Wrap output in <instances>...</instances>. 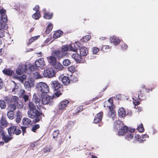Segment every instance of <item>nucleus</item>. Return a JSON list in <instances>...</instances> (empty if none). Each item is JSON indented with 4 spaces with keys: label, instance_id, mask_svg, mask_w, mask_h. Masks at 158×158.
Wrapping results in <instances>:
<instances>
[{
    "label": "nucleus",
    "instance_id": "16",
    "mask_svg": "<svg viewBox=\"0 0 158 158\" xmlns=\"http://www.w3.org/2000/svg\"><path fill=\"white\" fill-rule=\"evenodd\" d=\"M35 64L36 66L38 67H42L45 64V62L43 58H41L38 59L35 62Z\"/></svg>",
    "mask_w": 158,
    "mask_h": 158
},
{
    "label": "nucleus",
    "instance_id": "36",
    "mask_svg": "<svg viewBox=\"0 0 158 158\" xmlns=\"http://www.w3.org/2000/svg\"><path fill=\"white\" fill-rule=\"evenodd\" d=\"M135 138L137 139L138 141L140 143H143L146 140V139H144L142 136H140L139 135H136Z\"/></svg>",
    "mask_w": 158,
    "mask_h": 158
},
{
    "label": "nucleus",
    "instance_id": "19",
    "mask_svg": "<svg viewBox=\"0 0 158 158\" xmlns=\"http://www.w3.org/2000/svg\"><path fill=\"white\" fill-rule=\"evenodd\" d=\"M2 138L5 143H7L11 140L13 137L11 136L6 135H5V132L2 133Z\"/></svg>",
    "mask_w": 158,
    "mask_h": 158
},
{
    "label": "nucleus",
    "instance_id": "55",
    "mask_svg": "<svg viewBox=\"0 0 158 158\" xmlns=\"http://www.w3.org/2000/svg\"><path fill=\"white\" fill-rule=\"evenodd\" d=\"M34 76L35 78L36 79H39L41 78V76L39 74L38 72H35L34 73Z\"/></svg>",
    "mask_w": 158,
    "mask_h": 158
},
{
    "label": "nucleus",
    "instance_id": "47",
    "mask_svg": "<svg viewBox=\"0 0 158 158\" xmlns=\"http://www.w3.org/2000/svg\"><path fill=\"white\" fill-rule=\"evenodd\" d=\"M14 77L17 79H20L22 81H23L24 80L26 79V76L24 75H23L21 77H18V75H15Z\"/></svg>",
    "mask_w": 158,
    "mask_h": 158
},
{
    "label": "nucleus",
    "instance_id": "41",
    "mask_svg": "<svg viewBox=\"0 0 158 158\" xmlns=\"http://www.w3.org/2000/svg\"><path fill=\"white\" fill-rule=\"evenodd\" d=\"M112 40H113L114 44L115 45L119 44L121 41L120 40L117 38L115 36H113L112 38Z\"/></svg>",
    "mask_w": 158,
    "mask_h": 158
},
{
    "label": "nucleus",
    "instance_id": "39",
    "mask_svg": "<svg viewBox=\"0 0 158 158\" xmlns=\"http://www.w3.org/2000/svg\"><path fill=\"white\" fill-rule=\"evenodd\" d=\"M32 17L35 19H38L40 17V12H36L32 16Z\"/></svg>",
    "mask_w": 158,
    "mask_h": 158
},
{
    "label": "nucleus",
    "instance_id": "22",
    "mask_svg": "<svg viewBox=\"0 0 158 158\" xmlns=\"http://www.w3.org/2000/svg\"><path fill=\"white\" fill-rule=\"evenodd\" d=\"M88 52L87 48L85 47H82L80 49V55L81 56H86L88 53Z\"/></svg>",
    "mask_w": 158,
    "mask_h": 158
},
{
    "label": "nucleus",
    "instance_id": "17",
    "mask_svg": "<svg viewBox=\"0 0 158 158\" xmlns=\"http://www.w3.org/2000/svg\"><path fill=\"white\" fill-rule=\"evenodd\" d=\"M8 124L6 117L2 115L0 120V125L5 128L8 126Z\"/></svg>",
    "mask_w": 158,
    "mask_h": 158
},
{
    "label": "nucleus",
    "instance_id": "43",
    "mask_svg": "<svg viewBox=\"0 0 158 158\" xmlns=\"http://www.w3.org/2000/svg\"><path fill=\"white\" fill-rule=\"evenodd\" d=\"M69 49V46L67 45H63L62 48H61V51L62 52H65L68 50Z\"/></svg>",
    "mask_w": 158,
    "mask_h": 158
},
{
    "label": "nucleus",
    "instance_id": "31",
    "mask_svg": "<svg viewBox=\"0 0 158 158\" xmlns=\"http://www.w3.org/2000/svg\"><path fill=\"white\" fill-rule=\"evenodd\" d=\"M111 48V47L107 45H102L101 47V50L104 52H107L110 50Z\"/></svg>",
    "mask_w": 158,
    "mask_h": 158
},
{
    "label": "nucleus",
    "instance_id": "56",
    "mask_svg": "<svg viewBox=\"0 0 158 158\" xmlns=\"http://www.w3.org/2000/svg\"><path fill=\"white\" fill-rule=\"evenodd\" d=\"M99 51V49L97 47H94L93 48L92 52L94 54H97Z\"/></svg>",
    "mask_w": 158,
    "mask_h": 158
},
{
    "label": "nucleus",
    "instance_id": "26",
    "mask_svg": "<svg viewBox=\"0 0 158 158\" xmlns=\"http://www.w3.org/2000/svg\"><path fill=\"white\" fill-rule=\"evenodd\" d=\"M24 69V65L23 66H20L19 67L16 69V73L17 74L20 75L23 73V72L26 73L27 71L25 70Z\"/></svg>",
    "mask_w": 158,
    "mask_h": 158
},
{
    "label": "nucleus",
    "instance_id": "23",
    "mask_svg": "<svg viewBox=\"0 0 158 158\" xmlns=\"http://www.w3.org/2000/svg\"><path fill=\"white\" fill-rule=\"evenodd\" d=\"M118 115L120 118L124 117L126 115L125 109L123 108H121L118 110Z\"/></svg>",
    "mask_w": 158,
    "mask_h": 158
},
{
    "label": "nucleus",
    "instance_id": "13",
    "mask_svg": "<svg viewBox=\"0 0 158 158\" xmlns=\"http://www.w3.org/2000/svg\"><path fill=\"white\" fill-rule=\"evenodd\" d=\"M72 57L74 59L76 62L78 63H83L84 62L83 60L81 57V55L76 53L73 54Z\"/></svg>",
    "mask_w": 158,
    "mask_h": 158
},
{
    "label": "nucleus",
    "instance_id": "14",
    "mask_svg": "<svg viewBox=\"0 0 158 158\" xmlns=\"http://www.w3.org/2000/svg\"><path fill=\"white\" fill-rule=\"evenodd\" d=\"M59 79L61 80V81L65 85H68L70 83V80L69 79V77L66 76H63V75H61L59 77Z\"/></svg>",
    "mask_w": 158,
    "mask_h": 158
},
{
    "label": "nucleus",
    "instance_id": "21",
    "mask_svg": "<svg viewBox=\"0 0 158 158\" xmlns=\"http://www.w3.org/2000/svg\"><path fill=\"white\" fill-rule=\"evenodd\" d=\"M48 60L50 64L52 65H54L56 62V59L54 56L52 55L47 57Z\"/></svg>",
    "mask_w": 158,
    "mask_h": 158
},
{
    "label": "nucleus",
    "instance_id": "51",
    "mask_svg": "<svg viewBox=\"0 0 158 158\" xmlns=\"http://www.w3.org/2000/svg\"><path fill=\"white\" fill-rule=\"evenodd\" d=\"M138 97L139 99L141 101L145 98V97L144 95H143L141 93V91H139V93L138 94Z\"/></svg>",
    "mask_w": 158,
    "mask_h": 158
},
{
    "label": "nucleus",
    "instance_id": "50",
    "mask_svg": "<svg viewBox=\"0 0 158 158\" xmlns=\"http://www.w3.org/2000/svg\"><path fill=\"white\" fill-rule=\"evenodd\" d=\"M75 70V68L73 66H71L68 68V70L70 72L73 73H74Z\"/></svg>",
    "mask_w": 158,
    "mask_h": 158
},
{
    "label": "nucleus",
    "instance_id": "44",
    "mask_svg": "<svg viewBox=\"0 0 158 158\" xmlns=\"http://www.w3.org/2000/svg\"><path fill=\"white\" fill-rule=\"evenodd\" d=\"M0 107L2 109H4L6 107V104L3 100H0Z\"/></svg>",
    "mask_w": 158,
    "mask_h": 158
},
{
    "label": "nucleus",
    "instance_id": "49",
    "mask_svg": "<svg viewBox=\"0 0 158 158\" xmlns=\"http://www.w3.org/2000/svg\"><path fill=\"white\" fill-rule=\"evenodd\" d=\"M11 97L10 96H7L5 98V101L8 104L11 103Z\"/></svg>",
    "mask_w": 158,
    "mask_h": 158
},
{
    "label": "nucleus",
    "instance_id": "7",
    "mask_svg": "<svg viewBox=\"0 0 158 158\" xmlns=\"http://www.w3.org/2000/svg\"><path fill=\"white\" fill-rule=\"evenodd\" d=\"M55 72L52 68H48L44 70L43 75L44 77L51 78L55 76Z\"/></svg>",
    "mask_w": 158,
    "mask_h": 158
},
{
    "label": "nucleus",
    "instance_id": "58",
    "mask_svg": "<svg viewBox=\"0 0 158 158\" xmlns=\"http://www.w3.org/2000/svg\"><path fill=\"white\" fill-rule=\"evenodd\" d=\"M128 47L127 45L125 43H123L121 46V48L123 50L127 49Z\"/></svg>",
    "mask_w": 158,
    "mask_h": 158
},
{
    "label": "nucleus",
    "instance_id": "61",
    "mask_svg": "<svg viewBox=\"0 0 158 158\" xmlns=\"http://www.w3.org/2000/svg\"><path fill=\"white\" fill-rule=\"evenodd\" d=\"M87 158H98L96 156H94L91 153L89 154Z\"/></svg>",
    "mask_w": 158,
    "mask_h": 158
},
{
    "label": "nucleus",
    "instance_id": "63",
    "mask_svg": "<svg viewBox=\"0 0 158 158\" xmlns=\"http://www.w3.org/2000/svg\"><path fill=\"white\" fill-rule=\"evenodd\" d=\"M21 129L22 131L23 134V135L24 133H25L26 132V129L27 127H25L21 126Z\"/></svg>",
    "mask_w": 158,
    "mask_h": 158
},
{
    "label": "nucleus",
    "instance_id": "52",
    "mask_svg": "<svg viewBox=\"0 0 158 158\" xmlns=\"http://www.w3.org/2000/svg\"><path fill=\"white\" fill-rule=\"evenodd\" d=\"M133 103L135 106H137L140 104L139 101L137 98L135 99L133 98Z\"/></svg>",
    "mask_w": 158,
    "mask_h": 158
},
{
    "label": "nucleus",
    "instance_id": "38",
    "mask_svg": "<svg viewBox=\"0 0 158 158\" xmlns=\"http://www.w3.org/2000/svg\"><path fill=\"white\" fill-rule=\"evenodd\" d=\"M7 115L8 118L10 119H13L14 118V112L9 111L7 112Z\"/></svg>",
    "mask_w": 158,
    "mask_h": 158
},
{
    "label": "nucleus",
    "instance_id": "5",
    "mask_svg": "<svg viewBox=\"0 0 158 158\" xmlns=\"http://www.w3.org/2000/svg\"><path fill=\"white\" fill-rule=\"evenodd\" d=\"M36 87L38 91L41 92L42 93L47 94L49 92V87L45 83L40 82L38 83Z\"/></svg>",
    "mask_w": 158,
    "mask_h": 158
},
{
    "label": "nucleus",
    "instance_id": "1",
    "mask_svg": "<svg viewBox=\"0 0 158 158\" xmlns=\"http://www.w3.org/2000/svg\"><path fill=\"white\" fill-rule=\"evenodd\" d=\"M28 110L27 114L29 118L34 119V122L35 123H38L40 120H42V116L44 115L41 111H39L36 108L37 105L31 101L29 102L28 105Z\"/></svg>",
    "mask_w": 158,
    "mask_h": 158
},
{
    "label": "nucleus",
    "instance_id": "45",
    "mask_svg": "<svg viewBox=\"0 0 158 158\" xmlns=\"http://www.w3.org/2000/svg\"><path fill=\"white\" fill-rule=\"evenodd\" d=\"M11 103L13 102L14 103H15L18 102V98L17 96H13L11 97Z\"/></svg>",
    "mask_w": 158,
    "mask_h": 158
},
{
    "label": "nucleus",
    "instance_id": "32",
    "mask_svg": "<svg viewBox=\"0 0 158 158\" xmlns=\"http://www.w3.org/2000/svg\"><path fill=\"white\" fill-rule=\"evenodd\" d=\"M109 116L112 118L113 120L116 118V114L115 110L110 111L108 113Z\"/></svg>",
    "mask_w": 158,
    "mask_h": 158
},
{
    "label": "nucleus",
    "instance_id": "48",
    "mask_svg": "<svg viewBox=\"0 0 158 158\" xmlns=\"http://www.w3.org/2000/svg\"><path fill=\"white\" fill-rule=\"evenodd\" d=\"M60 131L58 130H56L54 131L53 133V138H55L57 137L58 135L60 134Z\"/></svg>",
    "mask_w": 158,
    "mask_h": 158
},
{
    "label": "nucleus",
    "instance_id": "46",
    "mask_svg": "<svg viewBox=\"0 0 158 158\" xmlns=\"http://www.w3.org/2000/svg\"><path fill=\"white\" fill-rule=\"evenodd\" d=\"M138 130L140 132H143L144 131V129L143 127V125L141 123L137 127Z\"/></svg>",
    "mask_w": 158,
    "mask_h": 158
},
{
    "label": "nucleus",
    "instance_id": "64",
    "mask_svg": "<svg viewBox=\"0 0 158 158\" xmlns=\"http://www.w3.org/2000/svg\"><path fill=\"white\" fill-rule=\"evenodd\" d=\"M22 118L16 117L15 120L16 122L17 123H19L21 120Z\"/></svg>",
    "mask_w": 158,
    "mask_h": 158
},
{
    "label": "nucleus",
    "instance_id": "12",
    "mask_svg": "<svg viewBox=\"0 0 158 158\" xmlns=\"http://www.w3.org/2000/svg\"><path fill=\"white\" fill-rule=\"evenodd\" d=\"M103 116V112H100L98 113L95 116L94 122V123H97L100 122L102 119Z\"/></svg>",
    "mask_w": 158,
    "mask_h": 158
},
{
    "label": "nucleus",
    "instance_id": "59",
    "mask_svg": "<svg viewBox=\"0 0 158 158\" xmlns=\"http://www.w3.org/2000/svg\"><path fill=\"white\" fill-rule=\"evenodd\" d=\"M3 29H0V37L2 38L4 36L5 31Z\"/></svg>",
    "mask_w": 158,
    "mask_h": 158
},
{
    "label": "nucleus",
    "instance_id": "42",
    "mask_svg": "<svg viewBox=\"0 0 158 158\" xmlns=\"http://www.w3.org/2000/svg\"><path fill=\"white\" fill-rule=\"evenodd\" d=\"M40 128V125L39 124H36L34 125H33L31 131L34 132H35L36 130Z\"/></svg>",
    "mask_w": 158,
    "mask_h": 158
},
{
    "label": "nucleus",
    "instance_id": "2",
    "mask_svg": "<svg viewBox=\"0 0 158 158\" xmlns=\"http://www.w3.org/2000/svg\"><path fill=\"white\" fill-rule=\"evenodd\" d=\"M6 10L3 8L0 9V14L1 20L0 22V29L6 30L8 28L7 22V15Z\"/></svg>",
    "mask_w": 158,
    "mask_h": 158
},
{
    "label": "nucleus",
    "instance_id": "20",
    "mask_svg": "<svg viewBox=\"0 0 158 158\" xmlns=\"http://www.w3.org/2000/svg\"><path fill=\"white\" fill-rule=\"evenodd\" d=\"M2 73L5 75L9 77L11 76L14 74V71L10 69H4L2 71Z\"/></svg>",
    "mask_w": 158,
    "mask_h": 158
},
{
    "label": "nucleus",
    "instance_id": "27",
    "mask_svg": "<svg viewBox=\"0 0 158 158\" xmlns=\"http://www.w3.org/2000/svg\"><path fill=\"white\" fill-rule=\"evenodd\" d=\"M44 18L46 19H50L52 18L53 16V14L49 12H47L44 10Z\"/></svg>",
    "mask_w": 158,
    "mask_h": 158
},
{
    "label": "nucleus",
    "instance_id": "29",
    "mask_svg": "<svg viewBox=\"0 0 158 158\" xmlns=\"http://www.w3.org/2000/svg\"><path fill=\"white\" fill-rule=\"evenodd\" d=\"M22 122L24 125H27L31 123V121L28 118H24L23 119Z\"/></svg>",
    "mask_w": 158,
    "mask_h": 158
},
{
    "label": "nucleus",
    "instance_id": "15",
    "mask_svg": "<svg viewBox=\"0 0 158 158\" xmlns=\"http://www.w3.org/2000/svg\"><path fill=\"white\" fill-rule=\"evenodd\" d=\"M128 131V127L125 125L123 126L118 131V134L119 135L123 136Z\"/></svg>",
    "mask_w": 158,
    "mask_h": 158
},
{
    "label": "nucleus",
    "instance_id": "40",
    "mask_svg": "<svg viewBox=\"0 0 158 158\" xmlns=\"http://www.w3.org/2000/svg\"><path fill=\"white\" fill-rule=\"evenodd\" d=\"M62 63L64 66H68L71 64V62L69 60L65 59L63 60Z\"/></svg>",
    "mask_w": 158,
    "mask_h": 158
},
{
    "label": "nucleus",
    "instance_id": "18",
    "mask_svg": "<svg viewBox=\"0 0 158 158\" xmlns=\"http://www.w3.org/2000/svg\"><path fill=\"white\" fill-rule=\"evenodd\" d=\"M32 100L33 102L37 105V106H38V105L39 106H41V105H40L41 100L39 96H37L35 94H34L33 96Z\"/></svg>",
    "mask_w": 158,
    "mask_h": 158
},
{
    "label": "nucleus",
    "instance_id": "4",
    "mask_svg": "<svg viewBox=\"0 0 158 158\" xmlns=\"http://www.w3.org/2000/svg\"><path fill=\"white\" fill-rule=\"evenodd\" d=\"M41 103L43 105H48L50 106L53 104V98L49 96L48 94L41 95Z\"/></svg>",
    "mask_w": 158,
    "mask_h": 158
},
{
    "label": "nucleus",
    "instance_id": "35",
    "mask_svg": "<svg viewBox=\"0 0 158 158\" xmlns=\"http://www.w3.org/2000/svg\"><path fill=\"white\" fill-rule=\"evenodd\" d=\"M91 38V37L89 35H86L85 37H82L81 41L82 42H86L89 40Z\"/></svg>",
    "mask_w": 158,
    "mask_h": 158
},
{
    "label": "nucleus",
    "instance_id": "9",
    "mask_svg": "<svg viewBox=\"0 0 158 158\" xmlns=\"http://www.w3.org/2000/svg\"><path fill=\"white\" fill-rule=\"evenodd\" d=\"M83 110V108L82 106H76L70 111V114L72 116L77 115L82 111Z\"/></svg>",
    "mask_w": 158,
    "mask_h": 158
},
{
    "label": "nucleus",
    "instance_id": "33",
    "mask_svg": "<svg viewBox=\"0 0 158 158\" xmlns=\"http://www.w3.org/2000/svg\"><path fill=\"white\" fill-rule=\"evenodd\" d=\"M55 69H56L57 70H61L64 68L63 65L60 63H58L56 64H55Z\"/></svg>",
    "mask_w": 158,
    "mask_h": 158
},
{
    "label": "nucleus",
    "instance_id": "24",
    "mask_svg": "<svg viewBox=\"0 0 158 158\" xmlns=\"http://www.w3.org/2000/svg\"><path fill=\"white\" fill-rule=\"evenodd\" d=\"M114 127L116 130H117L118 128L122 127L123 126L124 124L120 120H118L114 123Z\"/></svg>",
    "mask_w": 158,
    "mask_h": 158
},
{
    "label": "nucleus",
    "instance_id": "30",
    "mask_svg": "<svg viewBox=\"0 0 158 158\" xmlns=\"http://www.w3.org/2000/svg\"><path fill=\"white\" fill-rule=\"evenodd\" d=\"M7 109L9 111L14 112L16 110V106L14 104H10L8 106Z\"/></svg>",
    "mask_w": 158,
    "mask_h": 158
},
{
    "label": "nucleus",
    "instance_id": "11",
    "mask_svg": "<svg viewBox=\"0 0 158 158\" xmlns=\"http://www.w3.org/2000/svg\"><path fill=\"white\" fill-rule=\"evenodd\" d=\"M69 103V101L68 100H64L61 101L59 105V109L61 110L65 109V108L67 106Z\"/></svg>",
    "mask_w": 158,
    "mask_h": 158
},
{
    "label": "nucleus",
    "instance_id": "60",
    "mask_svg": "<svg viewBox=\"0 0 158 158\" xmlns=\"http://www.w3.org/2000/svg\"><path fill=\"white\" fill-rule=\"evenodd\" d=\"M40 7L39 5H36L33 8V10H34L36 11V12H40L39 11Z\"/></svg>",
    "mask_w": 158,
    "mask_h": 158
},
{
    "label": "nucleus",
    "instance_id": "8",
    "mask_svg": "<svg viewBox=\"0 0 158 158\" xmlns=\"http://www.w3.org/2000/svg\"><path fill=\"white\" fill-rule=\"evenodd\" d=\"M51 55L55 56L58 60L61 59L63 57L67 55V53L63 52L59 50H55L51 52Z\"/></svg>",
    "mask_w": 158,
    "mask_h": 158
},
{
    "label": "nucleus",
    "instance_id": "34",
    "mask_svg": "<svg viewBox=\"0 0 158 158\" xmlns=\"http://www.w3.org/2000/svg\"><path fill=\"white\" fill-rule=\"evenodd\" d=\"M134 136L133 133H128L125 136V139L128 140H130L132 139Z\"/></svg>",
    "mask_w": 158,
    "mask_h": 158
},
{
    "label": "nucleus",
    "instance_id": "28",
    "mask_svg": "<svg viewBox=\"0 0 158 158\" xmlns=\"http://www.w3.org/2000/svg\"><path fill=\"white\" fill-rule=\"evenodd\" d=\"M40 37L39 35L31 37L28 40V42H27V45L28 46L32 42L36 40Z\"/></svg>",
    "mask_w": 158,
    "mask_h": 158
},
{
    "label": "nucleus",
    "instance_id": "6",
    "mask_svg": "<svg viewBox=\"0 0 158 158\" xmlns=\"http://www.w3.org/2000/svg\"><path fill=\"white\" fill-rule=\"evenodd\" d=\"M7 131L9 136H12L13 135H19L21 133V130L17 129V127L15 126H11L8 129Z\"/></svg>",
    "mask_w": 158,
    "mask_h": 158
},
{
    "label": "nucleus",
    "instance_id": "62",
    "mask_svg": "<svg viewBox=\"0 0 158 158\" xmlns=\"http://www.w3.org/2000/svg\"><path fill=\"white\" fill-rule=\"evenodd\" d=\"M108 107L109 108L110 111L115 110L114 109H115V106L114 105V104L110 105V106Z\"/></svg>",
    "mask_w": 158,
    "mask_h": 158
},
{
    "label": "nucleus",
    "instance_id": "57",
    "mask_svg": "<svg viewBox=\"0 0 158 158\" xmlns=\"http://www.w3.org/2000/svg\"><path fill=\"white\" fill-rule=\"evenodd\" d=\"M23 98L25 102H26L29 100V97L28 95L25 94L23 97Z\"/></svg>",
    "mask_w": 158,
    "mask_h": 158
},
{
    "label": "nucleus",
    "instance_id": "53",
    "mask_svg": "<svg viewBox=\"0 0 158 158\" xmlns=\"http://www.w3.org/2000/svg\"><path fill=\"white\" fill-rule=\"evenodd\" d=\"M24 86L25 88L29 89H30L31 87L30 84L29 82L25 81L24 82Z\"/></svg>",
    "mask_w": 158,
    "mask_h": 158
},
{
    "label": "nucleus",
    "instance_id": "10",
    "mask_svg": "<svg viewBox=\"0 0 158 158\" xmlns=\"http://www.w3.org/2000/svg\"><path fill=\"white\" fill-rule=\"evenodd\" d=\"M38 67L36 65H32L31 63H26L24 65V69L27 71L29 69L31 71H33L37 69Z\"/></svg>",
    "mask_w": 158,
    "mask_h": 158
},
{
    "label": "nucleus",
    "instance_id": "25",
    "mask_svg": "<svg viewBox=\"0 0 158 158\" xmlns=\"http://www.w3.org/2000/svg\"><path fill=\"white\" fill-rule=\"evenodd\" d=\"M63 33V32L60 30L56 31L54 33L53 37L55 39L58 38L60 37Z\"/></svg>",
    "mask_w": 158,
    "mask_h": 158
},
{
    "label": "nucleus",
    "instance_id": "54",
    "mask_svg": "<svg viewBox=\"0 0 158 158\" xmlns=\"http://www.w3.org/2000/svg\"><path fill=\"white\" fill-rule=\"evenodd\" d=\"M70 51L74 52H77V48L74 47H73L72 45H70L69 48Z\"/></svg>",
    "mask_w": 158,
    "mask_h": 158
},
{
    "label": "nucleus",
    "instance_id": "3",
    "mask_svg": "<svg viewBox=\"0 0 158 158\" xmlns=\"http://www.w3.org/2000/svg\"><path fill=\"white\" fill-rule=\"evenodd\" d=\"M50 84L52 88L54 91H56V92L55 93L56 96L58 97L62 94L60 89H62L63 85L61 84L57 81H53L51 82Z\"/></svg>",
    "mask_w": 158,
    "mask_h": 158
},
{
    "label": "nucleus",
    "instance_id": "37",
    "mask_svg": "<svg viewBox=\"0 0 158 158\" xmlns=\"http://www.w3.org/2000/svg\"><path fill=\"white\" fill-rule=\"evenodd\" d=\"M53 28V25L52 23H50L48 26L45 30V32L47 34H49Z\"/></svg>",
    "mask_w": 158,
    "mask_h": 158
}]
</instances>
